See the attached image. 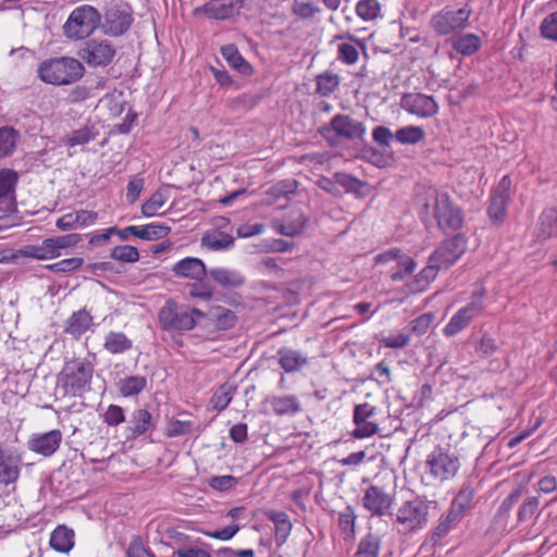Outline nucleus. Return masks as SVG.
Instances as JSON below:
<instances>
[{
    "label": "nucleus",
    "instance_id": "f257e3e1",
    "mask_svg": "<svg viewBox=\"0 0 557 557\" xmlns=\"http://www.w3.org/2000/svg\"><path fill=\"white\" fill-rule=\"evenodd\" d=\"M420 214H432L444 233L460 230L465 222L463 211L446 193L431 189L426 194Z\"/></svg>",
    "mask_w": 557,
    "mask_h": 557
},
{
    "label": "nucleus",
    "instance_id": "f03ea898",
    "mask_svg": "<svg viewBox=\"0 0 557 557\" xmlns=\"http://www.w3.org/2000/svg\"><path fill=\"white\" fill-rule=\"evenodd\" d=\"M94 372L95 366L87 358L69 360L57 376L58 388L63 396L82 397L90 391Z\"/></svg>",
    "mask_w": 557,
    "mask_h": 557
},
{
    "label": "nucleus",
    "instance_id": "7ed1b4c3",
    "mask_svg": "<svg viewBox=\"0 0 557 557\" xmlns=\"http://www.w3.org/2000/svg\"><path fill=\"white\" fill-rule=\"evenodd\" d=\"M85 72L81 60L72 57H55L46 59L38 65L37 76L46 84L63 86L78 82Z\"/></svg>",
    "mask_w": 557,
    "mask_h": 557
},
{
    "label": "nucleus",
    "instance_id": "20e7f679",
    "mask_svg": "<svg viewBox=\"0 0 557 557\" xmlns=\"http://www.w3.org/2000/svg\"><path fill=\"white\" fill-rule=\"evenodd\" d=\"M430 515V502L416 496L404 502L397 509L394 527L400 534L417 532L426 527Z\"/></svg>",
    "mask_w": 557,
    "mask_h": 557
},
{
    "label": "nucleus",
    "instance_id": "39448f33",
    "mask_svg": "<svg viewBox=\"0 0 557 557\" xmlns=\"http://www.w3.org/2000/svg\"><path fill=\"white\" fill-rule=\"evenodd\" d=\"M100 25V13L91 5L84 4L75 8L62 29L66 38L82 40L88 38Z\"/></svg>",
    "mask_w": 557,
    "mask_h": 557
},
{
    "label": "nucleus",
    "instance_id": "423d86ee",
    "mask_svg": "<svg viewBox=\"0 0 557 557\" xmlns=\"http://www.w3.org/2000/svg\"><path fill=\"white\" fill-rule=\"evenodd\" d=\"M205 313L197 308H178L173 299H168L160 309L158 318L162 330L189 331L196 326L197 319Z\"/></svg>",
    "mask_w": 557,
    "mask_h": 557
},
{
    "label": "nucleus",
    "instance_id": "0eeeda50",
    "mask_svg": "<svg viewBox=\"0 0 557 557\" xmlns=\"http://www.w3.org/2000/svg\"><path fill=\"white\" fill-rule=\"evenodd\" d=\"M319 133L333 147L337 143L336 137L348 140L362 139L366 134V126L350 115L336 114L329 124L319 129Z\"/></svg>",
    "mask_w": 557,
    "mask_h": 557
},
{
    "label": "nucleus",
    "instance_id": "6e6552de",
    "mask_svg": "<svg viewBox=\"0 0 557 557\" xmlns=\"http://www.w3.org/2000/svg\"><path fill=\"white\" fill-rule=\"evenodd\" d=\"M134 22L132 8L123 2L111 3L100 21L99 27L106 35L117 37L125 34Z\"/></svg>",
    "mask_w": 557,
    "mask_h": 557
},
{
    "label": "nucleus",
    "instance_id": "1a4fd4ad",
    "mask_svg": "<svg viewBox=\"0 0 557 557\" xmlns=\"http://www.w3.org/2000/svg\"><path fill=\"white\" fill-rule=\"evenodd\" d=\"M116 53L115 47L106 39H89L79 48L77 55L90 67L108 66Z\"/></svg>",
    "mask_w": 557,
    "mask_h": 557
},
{
    "label": "nucleus",
    "instance_id": "9d476101",
    "mask_svg": "<svg viewBox=\"0 0 557 557\" xmlns=\"http://www.w3.org/2000/svg\"><path fill=\"white\" fill-rule=\"evenodd\" d=\"M426 466L433 476L444 481L457 474L460 461L458 456L448 448L436 446L428 456Z\"/></svg>",
    "mask_w": 557,
    "mask_h": 557
},
{
    "label": "nucleus",
    "instance_id": "9b49d317",
    "mask_svg": "<svg viewBox=\"0 0 557 557\" xmlns=\"http://www.w3.org/2000/svg\"><path fill=\"white\" fill-rule=\"evenodd\" d=\"M466 249V237L461 234H457L444 240L432 253L433 262L437 261L444 269H447L459 260Z\"/></svg>",
    "mask_w": 557,
    "mask_h": 557
},
{
    "label": "nucleus",
    "instance_id": "f8f14e48",
    "mask_svg": "<svg viewBox=\"0 0 557 557\" xmlns=\"http://www.w3.org/2000/svg\"><path fill=\"white\" fill-rule=\"evenodd\" d=\"M394 503L392 495L386 493L381 486L370 485L363 494L362 506L371 516L383 517L391 513Z\"/></svg>",
    "mask_w": 557,
    "mask_h": 557
},
{
    "label": "nucleus",
    "instance_id": "ddd939ff",
    "mask_svg": "<svg viewBox=\"0 0 557 557\" xmlns=\"http://www.w3.org/2000/svg\"><path fill=\"white\" fill-rule=\"evenodd\" d=\"M471 11L467 8L458 10H447L437 13L432 18V26L440 35H448L458 28L463 27L469 17Z\"/></svg>",
    "mask_w": 557,
    "mask_h": 557
},
{
    "label": "nucleus",
    "instance_id": "4468645a",
    "mask_svg": "<svg viewBox=\"0 0 557 557\" xmlns=\"http://www.w3.org/2000/svg\"><path fill=\"white\" fill-rule=\"evenodd\" d=\"M400 107L420 117L433 116L438 111V104L434 98L421 92L405 94L400 99Z\"/></svg>",
    "mask_w": 557,
    "mask_h": 557
},
{
    "label": "nucleus",
    "instance_id": "2eb2a0df",
    "mask_svg": "<svg viewBox=\"0 0 557 557\" xmlns=\"http://www.w3.org/2000/svg\"><path fill=\"white\" fill-rule=\"evenodd\" d=\"M375 408L368 404H359L354 408V423L356 425L352 431L355 438H364L376 434L380 430L379 424L370 419L374 416Z\"/></svg>",
    "mask_w": 557,
    "mask_h": 557
},
{
    "label": "nucleus",
    "instance_id": "dca6fc26",
    "mask_svg": "<svg viewBox=\"0 0 557 557\" xmlns=\"http://www.w3.org/2000/svg\"><path fill=\"white\" fill-rule=\"evenodd\" d=\"M62 433L60 430H51L45 433H35L27 441V448L44 457L52 456L60 447Z\"/></svg>",
    "mask_w": 557,
    "mask_h": 557
},
{
    "label": "nucleus",
    "instance_id": "f3484780",
    "mask_svg": "<svg viewBox=\"0 0 557 557\" xmlns=\"http://www.w3.org/2000/svg\"><path fill=\"white\" fill-rule=\"evenodd\" d=\"M23 460L16 450H4L0 455V485L9 486L17 482Z\"/></svg>",
    "mask_w": 557,
    "mask_h": 557
},
{
    "label": "nucleus",
    "instance_id": "a211bd4d",
    "mask_svg": "<svg viewBox=\"0 0 557 557\" xmlns=\"http://www.w3.org/2000/svg\"><path fill=\"white\" fill-rule=\"evenodd\" d=\"M244 5V0H210L197 11L213 20H226L237 15Z\"/></svg>",
    "mask_w": 557,
    "mask_h": 557
},
{
    "label": "nucleus",
    "instance_id": "6ab92c4d",
    "mask_svg": "<svg viewBox=\"0 0 557 557\" xmlns=\"http://www.w3.org/2000/svg\"><path fill=\"white\" fill-rule=\"evenodd\" d=\"M154 429L152 414L145 408L135 409L126 426V440L133 441Z\"/></svg>",
    "mask_w": 557,
    "mask_h": 557
},
{
    "label": "nucleus",
    "instance_id": "aec40b11",
    "mask_svg": "<svg viewBox=\"0 0 557 557\" xmlns=\"http://www.w3.org/2000/svg\"><path fill=\"white\" fill-rule=\"evenodd\" d=\"M171 232V227L162 223H151L144 226L131 225L123 228L120 234L121 240H126L129 235L144 240H156L165 237Z\"/></svg>",
    "mask_w": 557,
    "mask_h": 557
},
{
    "label": "nucleus",
    "instance_id": "412c9836",
    "mask_svg": "<svg viewBox=\"0 0 557 557\" xmlns=\"http://www.w3.org/2000/svg\"><path fill=\"white\" fill-rule=\"evenodd\" d=\"M207 268L203 261L195 257H186L176 262L172 272L176 277L200 280L207 276Z\"/></svg>",
    "mask_w": 557,
    "mask_h": 557
},
{
    "label": "nucleus",
    "instance_id": "4be33fe9",
    "mask_svg": "<svg viewBox=\"0 0 557 557\" xmlns=\"http://www.w3.org/2000/svg\"><path fill=\"white\" fill-rule=\"evenodd\" d=\"M307 218L301 209H293L284 216L281 223L274 225L275 231L284 236L295 237L302 233Z\"/></svg>",
    "mask_w": 557,
    "mask_h": 557
},
{
    "label": "nucleus",
    "instance_id": "5701e85b",
    "mask_svg": "<svg viewBox=\"0 0 557 557\" xmlns=\"http://www.w3.org/2000/svg\"><path fill=\"white\" fill-rule=\"evenodd\" d=\"M277 362L287 372H298L309 362L308 357L299 350L282 347L277 350Z\"/></svg>",
    "mask_w": 557,
    "mask_h": 557
},
{
    "label": "nucleus",
    "instance_id": "b1692460",
    "mask_svg": "<svg viewBox=\"0 0 557 557\" xmlns=\"http://www.w3.org/2000/svg\"><path fill=\"white\" fill-rule=\"evenodd\" d=\"M461 519L462 516L449 508V510L441 517L438 524L428 536L423 546H436L442 541V539L448 534L453 525Z\"/></svg>",
    "mask_w": 557,
    "mask_h": 557
},
{
    "label": "nucleus",
    "instance_id": "393cba45",
    "mask_svg": "<svg viewBox=\"0 0 557 557\" xmlns=\"http://www.w3.org/2000/svg\"><path fill=\"white\" fill-rule=\"evenodd\" d=\"M92 325V317L86 309H81L71 314L66 321L64 332L74 338H79Z\"/></svg>",
    "mask_w": 557,
    "mask_h": 557
},
{
    "label": "nucleus",
    "instance_id": "a878e982",
    "mask_svg": "<svg viewBox=\"0 0 557 557\" xmlns=\"http://www.w3.org/2000/svg\"><path fill=\"white\" fill-rule=\"evenodd\" d=\"M207 275L224 288H236L245 283V277L238 271L227 268H212L207 271Z\"/></svg>",
    "mask_w": 557,
    "mask_h": 557
},
{
    "label": "nucleus",
    "instance_id": "bb28decb",
    "mask_svg": "<svg viewBox=\"0 0 557 557\" xmlns=\"http://www.w3.org/2000/svg\"><path fill=\"white\" fill-rule=\"evenodd\" d=\"M220 51L222 57L233 70L237 71L244 76H249L252 74V66L248 63V61L245 60L234 44H228L221 47Z\"/></svg>",
    "mask_w": 557,
    "mask_h": 557
},
{
    "label": "nucleus",
    "instance_id": "cd10ccee",
    "mask_svg": "<svg viewBox=\"0 0 557 557\" xmlns=\"http://www.w3.org/2000/svg\"><path fill=\"white\" fill-rule=\"evenodd\" d=\"M265 517L275 525V543L283 545L288 539L293 524L288 515L284 511L268 510Z\"/></svg>",
    "mask_w": 557,
    "mask_h": 557
},
{
    "label": "nucleus",
    "instance_id": "c85d7f7f",
    "mask_svg": "<svg viewBox=\"0 0 557 557\" xmlns=\"http://www.w3.org/2000/svg\"><path fill=\"white\" fill-rule=\"evenodd\" d=\"M535 236L539 240H546L557 236V210L555 208H548L542 212Z\"/></svg>",
    "mask_w": 557,
    "mask_h": 557
},
{
    "label": "nucleus",
    "instance_id": "c756f323",
    "mask_svg": "<svg viewBox=\"0 0 557 557\" xmlns=\"http://www.w3.org/2000/svg\"><path fill=\"white\" fill-rule=\"evenodd\" d=\"M49 544L59 553H69L74 546V531L64 524L58 525L50 535Z\"/></svg>",
    "mask_w": 557,
    "mask_h": 557
},
{
    "label": "nucleus",
    "instance_id": "7c9ffc66",
    "mask_svg": "<svg viewBox=\"0 0 557 557\" xmlns=\"http://www.w3.org/2000/svg\"><path fill=\"white\" fill-rule=\"evenodd\" d=\"M133 347V342L123 332L111 331L104 336L103 348L112 355H121Z\"/></svg>",
    "mask_w": 557,
    "mask_h": 557
},
{
    "label": "nucleus",
    "instance_id": "2f4dec72",
    "mask_svg": "<svg viewBox=\"0 0 557 557\" xmlns=\"http://www.w3.org/2000/svg\"><path fill=\"white\" fill-rule=\"evenodd\" d=\"M116 387L123 397L137 396L147 387V379L143 375H129L121 379Z\"/></svg>",
    "mask_w": 557,
    "mask_h": 557
},
{
    "label": "nucleus",
    "instance_id": "473e14b6",
    "mask_svg": "<svg viewBox=\"0 0 557 557\" xmlns=\"http://www.w3.org/2000/svg\"><path fill=\"white\" fill-rule=\"evenodd\" d=\"M272 410L277 416L295 414L300 411V403L295 395L275 396L270 400Z\"/></svg>",
    "mask_w": 557,
    "mask_h": 557
},
{
    "label": "nucleus",
    "instance_id": "72a5a7b5",
    "mask_svg": "<svg viewBox=\"0 0 557 557\" xmlns=\"http://www.w3.org/2000/svg\"><path fill=\"white\" fill-rule=\"evenodd\" d=\"M382 539L374 533H367L359 542L354 557H379Z\"/></svg>",
    "mask_w": 557,
    "mask_h": 557
},
{
    "label": "nucleus",
    "instance_id": "f704fd0d",
    "mask_svg": "<svg viewBox=\"0 0 557 557\" xmlns=\"http://www.w3.org/2000/svg\"><path fill=\"white\" fill-rule=\"evenodd\" d=\"M21 257L34 258L38 260H47L55 258V253L51 248L49 238H46L40 245H26L17 250Z\"/></svg>",
    "mask_w": 557,
    "mask_h": 557
},
{
    "label": "nucleus",
    "instance_id": "c9c22d12",
    "mask_svg": "<svg viewBox=\"0 0 557 557\" xmlns=\"http://www.w3.org/2000/svg\"><path fill=\"white\" fill-rule=\"evenodd\" d=\"M21 135L12 126L0 127V159L11 156L15 149Z\"/></svg>",
    "mask_w": 557,
    "mask_h": 557
},
{
    "label": "nucleus",
    "instance_id": "e433bc0d",
    "mask_svg": "<svg viewBox=\"0 0 557 557\" xmlns=\"http://www.w3.org/2000/svg\"><path fill=\"white\" fill-rule=\"evenodd\" d=\"M334 180L342 186L346 193L355 194L356 196L362 197L366 195L368 184L352 176L351 174L344 172H336Z\"/></svg>",
    "mask_w": 557,
    "mask_h": 557
},
{
    "label": "nucleus",
    "instance_id": "4c0bfd02",
    "mask_svg": "<svg viewBox=\"0 0 557 557\" xmlns=\"http://www.w3.org/2000/svg\"><path fill=\"white\" fill-rule=\"evenodd\" d=\"M453 48L463 55H472L481 48V39L474 34H465L454 38Z\"/></svg>",
    "mask_w": 557,
    "mask_h": 557
},
{
    "label": "nucleus",
    "instance_id": "58836bf2",
    "mask_svg": "<svg viewBox=\"0 0 557 557\" xmlns=\"http://www.w3.org/2000/svg\"><path fill=\"white\" fill-rule=\"evenodd\" d=\"M194 545H181L174 550L172 557H212L208 550L209 545L203 543L199 537L193 540Z\"/></svg>",
    "mask_w": 557,
    "mask_h": 557
},
{
    "label": "nucleus",
    "instance_id": "ea45409f",
    "mask_svg": "<svg viewBox=\"0 0 557 557\" xmlns=\"http://www.w3.org/2000/svg\"><path fill=\"white\" fill-rule=\"evenodd\" d=\"M210 315L219 330H230L235 325L237 321L235 312L222 306L212 308L210 310Z\"/></svg>",
    "mask_w": 557,
    "mask_h": 557
},
{
    "label": "nucleus",
    "instance_id": "a19ab883",
    "mask_svg": "<svg viewBox=\"0 0 557 557\" xmlns=\"http://www.w3.org/2000/svg\"><path fill=\"white\" fill-rule=\"evenodd\" d=\"M508 201L506 196H491L487 214L494 224L499 225L505 220Z\"/></svg>",
    "mask_w": 557,
    "mask_h": 557
},
{
    "label": "nucleus",
    "instance_id": "79ce46f5",
    "mask_svg": "<svg viewBox=\"0 0 557 557\" xmlns=\"http://www.w3.org/2000/svg\"><path fill=\"white\" fill-rule=\"evenodd\" d=\"M425 132L421 126H404L396 131L395 139L401 145H416L423 140Z\"/></svg>",
    "mask_w": 557,
    "mask_h": 557
},
{
    "label": "nucleus",
    "instance_id": "37998d69",
    "mask_svg": "<svg viewBox=\"0 0 557 557\" xmlns=\"http://www.w3.org/2000/svg\"><path fill=\"white\" fill-rule=\"evenodd\" d=\"M236 389V386L228 383L219 386L211 398L212 408L219 412L224 410L233 399Z\"/></svg>",
    "mask_w": 557,
    "mask_h": 557
},
{
    "label": "nucleus",
    "instance_id": "c03bdc74",
    "mask_svg": "<svg viewBox=\"0 0 557 557\" xmlns=\"http://www.w3.org/2000/svg\"><path fill=\"white\" fill-rule=\"evenodd\" d=\"M473 497V487L463 485L451 502L450 508L463 517L465 512L472 507Z\"/></svg>",
    "mask_w": 557,
    "mask_h": 557
},
{
    "label": "nucleus",
    "instance_id": "a18cd8bd",
    "mask_svg": "<svg viewBox=\"0 0 557 557\" xmlns=\"http://www.w3.org/2000/svg\"><path fill=\"white\" fill-rule=\"evenodd\" d=\"M339 85V76L332 72H324L317 76V92L322 97H329Z\"/></svg>",
    "mask_w": 557,
    "mask_h": 557
},
{
    "label": "nucleus",
    "instance_id": "49530a36",
    "mask_svg": "<svg viewBox=\"0 0 557 557\" xmlns=\"http://www.w3.org/2000/svg\"><path fill=\"white\" fill-rule=\"evenodd\" d=\"M298 188V182L293 178L282 180L271 185L267 190L265 195L271 196L275 199L285 198L296 193Z\"/></svg>",
    "mask_w": 557,
    "mask_h": 557
},
{
    "label": "nucleus",
    "instance_id": "de8ad7c7",
    "mask_svg": "<svg viewBox=\"0 0 557 557\" xmlns=\"http://www.w3.org/2000/svg\"><path fill=\"white\" fill-rule=\"evenodd\" d=\"M18 182V175L14 170H0V200L13 195Z\"/></svg>",
    "mask_w": 557,
    "mask_h": 557
},
{
    "label": "nucleus",
    "instance_id": "09e8293b",
    "mask_svg": "<svg viewBox=\"0 0 557 557\" xmlns=\"http://www.w3.org/2000/svg\"><path fill=\"white\" fill-rule=\"evenodd\" d=\"M201 243L212 250H221L231 247L234 244V238L226 233L215 232L205 235Z\"/></svg>",
    "mask_w": 557,
    "mask_h": 557
},
{
    "label": "nucleus",
    "instance_id": "8fccbe9b",
    "mask_svg": "<svg viewBox=\"0 0 557 557\" xmlns=\"http://www.w3.org/2000/svg\"><path fill=\"white\" fill-rule=\"evenodd\" d=\"M485 296V288L480 287L475 289L471 295L470 301L461 309L466 312L467 315L471 317V319L473 320L483 312Z\"/></svg>",
    "mask_w": 557,
    "mask_h": 557
},
{
    "label": "nucleus",
    "instance_id": "3c124183",
    "mask_svg": "<svg viewBox=\"0 0 557 557\" xmlns=\"http://www.w3.org/2000/svg\"><path fill=\"white\" fill-rule=\"evenodd\" d=\"M356 519L357 516L351 506L346 508L338 515V527L346 537H354L356 533Z\"/></svg>",
    "mask_w": 557,
    "mask_h": 557
},
{
    "label": "nucleus",
    "instance_id": "603ef678",
    "mask_svg": "<svg viewBox=\"0 0 557 557\" xmlns=\"http://www.w3.org/2000/svg\"><path fill=\"white\" fill-rule=\"evenodd\" d=\"M473 320L467 315L466 312L460 308L444 327V334L446 336H454L463 329H466Z\"/></svg>",
    "mask_w": 557,
    "mask_h": 557
},
{
    "label": "nucleus",
    "instance_id": "864d4df0",
    "mask_svg": "<svg viewBox=\"0 0 557 557\" xmlns=\"http://www.w3.org/2000/svg\"><path fill=\"white\" fill-rule=\"evenodd\" d=\"M444 269L437 261L433 262V256L429 258V263L416 276V283L420 289H423L436 277L438 271Z\"/></svg>",
    "mask_w": 557,
    "mask_h": 557
},
{
    "label": "nucleus",
    "instance_id": "5fc2aeb1",
    "mask_svg": "<svg viewBox=\"0 0 557 557\" xmlns=\"http://www.w3.org/2000/svg\"><path fill=\"white\" fill-rule=\"evenodd\" d=\"M195 281V283L187 285L189 297L202 300H210L214 295L213 286L203 278Z\"/></svg>",
    "mask_w": 557,
    "mask_h": 557
},
{
    "label": "nucleus",
    "instance_id": "6e6d98bb",
    "mask_svg": "<svg viewBox=\"0 0 557 557\" xmlns=\"http://www.w3.org/2000/svg\"><path fill=\"white\" fill-rule=\"evenodd\" d=\"M110 257L120 262L134 263L139 260V251L131 245L115 246L111 250Z\"/></svg>",
    "mask_w": 557,
    "mask_h": 557
},
{
    "label": "nucleus",
    "instance_id": "4d7b16f0",
    "mask_svg": "<svg viewBox=\"0 0 557 557\" xmlns=\"http://www.w3.org/2000/svg\"><path fill=\"white\" fill-rule=\"evenodd\" d=\"M381 5L377 0H360L356 5L357 15L364 21H372L380 14Z\"/></svg>",
    "mask_w": 557,
    "mask_h": 557
},
{
    "label": "nucleus",
    "instance_id": "13d9d810",
    "mask_svg": "<svg viewBox=\"0 0 557 557\" xmlns=\"http://www.w3.org/2000/svg\"><path fill=\"white\" fill-rule=\"evenodd\" d=\"M540 35L546 40L557 42V11L543 18L540 25Z\"/></svg>",
    "mask_w": 557,
    "mask_h": 557
},
{
    "label": "nucleus",
    "instance_id": "bf43d9fd",
    "mask_svg": "<svg viewBox=\"0 0 557 557\" xmlns=\"http://www.w3.org/2000/svg\"><path fill=\"white\" fill-rule=\"evenodd\" d=\"M397 270L391 274L394 282L403 281L406 276L410 275L417 268V262L407 255H401L397 261Z\"/></svg>",
    "mask_w": 557,
    "mask_h": 557
},
{
    "label": "nucleus",
    "instance_id": "052dcab7",
    "mask_svg": "<svg viewBox=\"0 0 557 557\" xmlns=\"http://www.w3.org/2000/svg\"><path fill=\"white\" fill-rule=\"evenodd\" d=\"M49 239L51 243V248L53 249L57 258L60 256V249L76 246L81 242L82 237L79 234L72 233L67 235L49 237Z\"/></svg>",
    "mask_w": 557,
    "mask_h": 557
},
{
    "label": "nucleus",
    "instance_id": "680f3d73",
    "mask_svg": "<svg viewBox=\"0 0 557 557\" xmlns=\"http://www.w3.org/2000/svg\"><path fill=\"white\" fill-rule=\"evenodd\" d=\"M165 201L166 198L161 191L153 193L141 206L143 215L147 218L156 215L157 211L164 206Z\"/></svg>",
    "mask_w": 557,
    "mask_h": 557
},
{
    "label": "nucleus",
    "instance_id": "e2e57ef3",
    "mask_svg": "<svg viewBox=\"0 0 557 557\" xmlns=\"http://www.w3.org/2000/svg\"><path fill=\"white\" fill-rule=\"evenodd\" d=\"M540 498L537 496L527 497L519 507L518 520L520 522L529 521L539 510Z\"/></svg>",
    "mask_w": 557,
    "mask_h": 557
},
{
    "label": "nucleus",
    "instance_id": "0e129e2a",
    "mask_svg": "<svg viewBox=\"0 0 557 557\" xmlns=\"http://www.w3.org/2000/svg\"><path fill=\"white\" fill-rule=\"evenodd\" d=\"M84 264V259L79 257H73L63 259L59 262L48 264L46 268L54 273H66L72 272Z\"/></svg>",
    "mask_w": 557,
    "mask_h": 557
},
{
    "label": "nucleus",
    "instance_id": "69168bd1",
    "mask_svg": "<svg viewBox=\"0 0 557 557\" xmlns=\"http://www.w3.org/2000/svg\"><path fill=\"white\" fill-rule=\"evenodd\" d=\"M96 138V134L92 132V129L89 126H84L82 128L73 131L67 139L66 143L69 146H77V145H85L89 141L94 140Z\"/></svg>",
    "mask_w": 557,
    "mask_h": 557
},
{
    "label": "nucleus",
    "instance_id": "338daca9",
    "mask_svg": "<svg viewBox=\"0 0 557 557\" xmlns=\"http://www.w3.org/2000/svg\"><path fill=\"white\" fill-rule=\"evenodd\" d=\"M358 59L359 51L354 45L345 42L338 46L337 60L345 64L352 65L358 61Z\"/></svg>",
    "mask_w": 557,
    "mask_h": 557
},
{
    "label": "nucleus",
    "instance_id": "774afa93",
    "mask_svg": "<svg viewBox=\"0 0 557 557\" xmlns=\"http://www.w3.org/2000/svg\"><path fill=\"white\" fill-rule=\"evenodd\" d=\"M103 421L109 426H117L125 421V413L121 406L109 405L103 413Z\"/></svg>",
    "mask_w": 557,
    "mask_h": 557
}]
</instances>
